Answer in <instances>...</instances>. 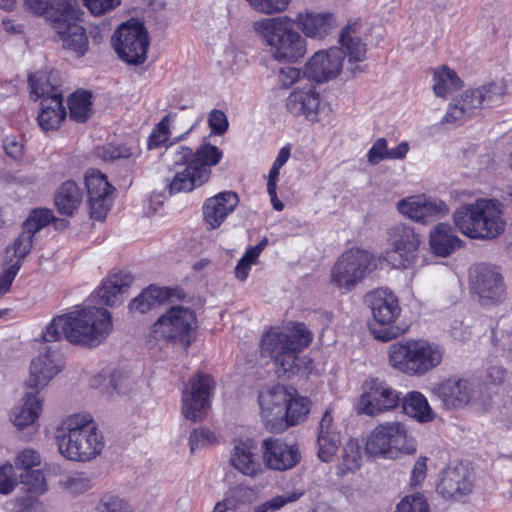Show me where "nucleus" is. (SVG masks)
<instances>
[{
	"instance_id": "nucleus-5",
	"label": "nucleus",
	"mask_w": 512,
	"mask_h": 512,
	"mask_svg": "<svg viewBox=\"0 0 512 512\" xmlns=\"http://www.w3.org/2000/svg\"><path fill=\"white\" fill-rule=\"evenodd\" d=\"M288 16L265 18L253 23V29L278 62L296 63L307 53V41Z\"/></svg>"
},
{
	"instance_id": "nucleus-26",
	"label": "nucleus",
	"mask_w": 512,
	"mask_h": 512,
	"mask_svg": "<svg viewBox=\"0 0 512 512\" xmlns=\"http://www.w3.org/2000/svg\"><path fill=\"white\" fill-rule=\"evenodd\" d=\"M239 203L238 195L233 191L220 192L208 198L203 205V217L210 229L221 226Z\"/></svg>"
},
{
	"instance_id": "nucleus-6",
	"label": "nucleus",
	"mask_w": 512,
	"mask_h": 512,
	"mask_svg": "<svg viewBox=\"0 0 512 512\" xmlns=\"http://www.w3.org/2000/svg\"><path fill=\"white\" fill-rule=\"evenodd\" d=\"M453 220L456 228L471 239L492 240L505 229L501 204L492 199L462 204L455 210Z\"/></svg>"
},
{
	"instance_id": "nucleus-13",
	"label": "nucleus",
	"mask_w": 512,
	"mask_h": 512,
	"mask_svg": "<svg viewBox=\"0 0 512 512\" xmlns=\"http://www.w3.org/2000/svg\"><path fill=\"white\" fill-rule=\"evenodd\" d=\"M399 402L398 391L385 381L372 378L363 384V393L359 397L357 412L374 417L396 409Z\"/></svg>"
},
{
	"instance_id": "nucleus-57",
	"label": "nucleus",
	"mask_w": 512,
	"mask_h": 512,
	"mask_svg": "<svg viewBox=\"0 0 512 512\" xmlns=\"http://www.w3.org/2000/svg\"><path fill=\"white\" fill-rule=\"evenodd\" d=\"M14 512H43V507L38 496L26 492L17 496L12 501Z\"/></svg>"
},
{
	"instance_id": "nucleus-21",
	"label": "nucleus",
	"mask_w": 512,
	"mask_h": 512,
	"mask_svg": "<svg viewBox=\"0 0 512 512\" xmlns=\"http://www.w3.org/2000/svg\"><path fill=\"white\" fill-rule=\"evenodd\" d=\"M85 184L88 192L90 215L102 221L105 219L112 204L113 186L107 181L104 174L91 170L85 175Z\"/></svg>"
},
{
	"instance_id": "nucleus-59",
	"label": "nucleus",
	"mask_w": 512,
	"mask_h": 512,
	"mask_svg": "<svg viewBox=\"0 0 512 512\" xmlns=\"http://www.w3.org/2000/svg\"><path fill=\"white\" fill-rule=\"evenodd\" d=\"M5 154L13 160L19 161L24 156L25 139L22 135H8L3 139Z\"/></svg>"
},
{
	"instance_id": "nucleus-19",
	"label": "nucleus",
	"mask_w": 512,
	"mask_h": 512,
	"mask_svg": "<svg viewBox=\"0 0 512 512\" xmlns=\"http://www.w3.org/2000/svg\"><path fill=\"white\" fill-rule=\"evenodd\" d=\"M434 394L446 409H461L478 397V388L471 380L450 377L434 388Z\"/></svg>"
},
{
	"instance_id": "nucleus-33",
	"label": "nucleus",
	"mask_w": 512,
	"mask_h": 512,
	"mask_svg": "<svg viewBox=\"0 0 512 512\" xmlns=\"http://www.w3.org/2000/svg\"><path fill=\"white\" fill-rule=\"evenodd\" d=\"M23 3L27 11L35 16L44 17L52 26L78 3V0H23Z\"/></svg>"
},
{
	"instance_id": "nucleus-1",
	"label": "nucleus",
	"mask_w": 512,
	"mask_h": 512,
	"mask_svg": "<svg viewBox=\"0 0 512 512\" xmlns=\"http://www.w3.org/2000/svg\"><path fill=\"white\" fill-rule=\"evenodd\" d=\"M112 330L110 313L103 308H76L54 317L42 332L43 342H56L63 336L72 345L97 347Z\"/></svg>"
},
{
	"instance_id": "nucleus-48",
	"label": "nucleus",
	"mask_w": 512,
	"mask_h": 512,
	"mask_svg": "<svg viewBox=\"0 0 512 512\" xmlns=\"http://www.w3.org/2000/svg\"><path fill=\"white\" fill-rule=\"evenodd\" d=\"M19 483L23 485L25 492L41 496L48 490L45 474L41 470H31L20 475Z\"/></svg>"
},
{
	"instance_id": "nucleus-22",
	"label": "nucleus",
	"mask_w": 512,
	"mask_h": 512,
	"mask_svg": "<svg viewBox=\"0 0 512 512\" xmlns=\"http://www.w3.org/2000/svg\"><path fill=\"white\" fill-rule=\"evenodd\" d=\"M472 290L483 305L495 304L501 301L505 294L502 275L495 267L479 265L475 268Z\"/></svg>"
},
{
	"instance_id": "nucleus-14",
	"label": "nucleus",
	"mask_w": 512,
	"mask_h": 512,
	"mask_svg": "<svg viewBox=\"0 0 512 512\" xmlns=\"http://www.w3.org/2000/svg\"><path fill=\"white\" fill-rule=\"evenodd\" d=\"M420 243V235L412 227L402 223L394 225L389 230L387 261L394 268L411 267L416 262Z\"/></svg>"
},
{
	"instance_id": "nucleus-20",
	"label": "nucleus",
	"mask_w": 512,
	"mask_h": 512,
	"mask_svg": "<svg viewBox=\"0 0 512 512\" xmlns=\"http://www.w3.org/2000/svg\"><path fill=\"white\" fill-rule=\"evenodd\" d=\"M63 368L59 352L50 346H44L31 361L27 386L36 390L43 389Z\"/></svg>"
},
{
	"instance_id": "nucleus-50",
	"label": "nucleus",
	"mask_w": 512,
	"mask_h": 512,
	"mask_svg": "<svg viewBox=\"0 0 512 512\" xmlns=\"http://www.w3.org/2000/svg\"><path fill=\"white\" fill-rule=\"evenodd\" d=\"M481 92V98H483V108L498 105L505 93L506 85L503 82H492L488 85H484L476 88Z\"/></svg>"
},
{
	"instance_id": "nucleus-28",
	"label": "nucleus",
	"mask_w": 512,
	"mask_h": 512,
	"mask_svg": "<svg viewBox=\"0 0 512 512\" xmlns=\"http://www.w3.org/2000/svg\"><path fill=\"white\" fill-rule=\"evenodd\" d=\"M294 22L306 37L314 39H323L337 25L333 14L313 11L299 12Z\"/></svg>"
},
{
	"instance_id": "nucleus-62",
	"label": "nucleus",
	"mask_w": 512,
	"mask_h": 512,
	"mask_svg": "<svg viewBox=\"0 0 512 512\" xmlns=\"http://www.w3.org/2000/svg\"><path fill=\"white\" fill-rule=\"evenodd\" d=\"M18 481L14 478V466L10 462H5L0 465V493L7 495L10 494L16 486Z\"/></svg>"
},
{
	"instance_id": "nucleus-36",
	"label": "nucleus",
	"mask_w": 512,
	"mask_h": 512,
	"mask_svg": "<svg viewBox=\"0 0 512 512\" xmlns=\"http://www.w3.org/2000/svg\"><path fill=\"white\" fill-rule=\"evenodd\" d=\"M66 117L63 99L41 100V108L37 117L43 131L57 130Z\"/></svg>"
},
{
	"instance_id": "nucleus-8",
	"label": "nucleus",
	"mask_w": 512,
	"mask_h": 512,
	"mask_svg": "<svg viewBox=\"0 0 512 512\" xmlns=\"http://www.w3.org/2000/svg\"><path fill=\"white\" fill-rule=\"evenodd\" d=\"M365 449L371 456L393 459L400 454H413L416 451V444L403 423L391 421L377 425L370 432Z\"/></svg>"
},
{
	"instance_id": "nucleus-56",
	"label": "nucleus",
	"mask_w": 512,
	"mask_h": 512,
	"mask_svg": "<svg viewBox=\"0 0 512 512\" xmlns=\"http://www.w3.org/2000/svg\"><path fill=\"white\" fill-rule=\"evenodd\" d=\"M278 81L281 87L290 88L295 84L296 86L304 84L306 81H310V79L305 74L302 76L299 68L286 66L279 69Z\"/></svg>"
},
{
	"instance_id": "nucleus-40",
	"label": "nucleus",
	"mask_w": 512,
	"mask_h": 512,
	"mask_svg": "<svg viewBox=\"0 0 512 512\" xmlns=\"http://www.w3.org/2000/svg\"><path fill=\"white\" fill-rule=\"evenodd\" d=\"M310 411V400L300 396L292 389L290 399L287 401L283 418L286 422V429L289 426L297 425L304 421Z\"/></svg>"
},
{
	"instance_id": "nucleus-61",
	"label": "nucleus",
	"mask_w": 512,
	"mask_h": 512,
	"mask_svg": "<svg viewBox=\"0 0 512 512\" xmlns=\"http://www.w3.org/2000/svg\"><path fill=\"white\" fill-rule=\"evenodd\" d=\"M215 442L216 436L206 428L194 429L189 436V445L192 453L207 444H214Z\"/></svg>"
},
{
	"instance_id": "nucleus-7",
	"label": "nucleus",
	"mask_w": 512,
	"mask_h": 512,
	"mask_svg": "<svg viewBox=\"0 0 512 512\" xmlns=\"http://www.w3.org/2000/svg\"><path fill=\"white\" fill-rule=\"evenodd\" d=\"M443 350L427 340L408 339L392 343L388 348L389 365L409 376H423L440 365Z\"/></svg>"
},
{
	"instance_id": "nucleus-37",
	"label": "nucleus",
	"mask_w": 512,
	"mask_h": 512,
	"mask_svg": "<svg viewBox=\"0 0 512 512\" xmlns=\"http://www.w3.org/2000/svg\"><path fill=\"white\" fill-rule=\"evenodd\" d=\"M82 191L74 181L64 182L55 195V205L60 214L71 216L82 202Z\"/></svg>"
},
{
	"instance_id": "nucleus-23",
	"label": "nucleus",
	"mask_w": 512,
	"mask_h": 512,
	"mask_svg": "<svg viewBox=\"0 0 512 512\" xmlns=\"http://www.w3.org/2000/svg\"><path fill=\"white\" fill-rule=\"evenodd\" d=\"M261 448L264 464L271 470L287 471L295 467L300 461L301 456L298 448L281 439H264Z\"/></svg>"
},
{
	"instance_id": "nucleus-12",
	"label": "nucleus",
	"mask_w": 512,
	"mask_h": 512,
	"mask_svg": "<svg viewBox=\"0 0 512 512\" xmlns=\"http://www.w3.org/2000/svg\"><path fill=\"white\" fill-rule=\"evenodd\" d=\"M149 45L150 40L144 24L135 19L121 24L113 35V47L117 55L130 65L145 62Z\"/></svg>"
},
{
	"instance_id": "nucleus-27",
	"label": "nucleus",
	"mask_w": 512,
	"mask_h": 512,
	"mask_svg": "<svg viewBox=\"0 0 512 512\" xmlns=\"http://www.w3.org/2000/svg\"><path fill=\"white\" fill-rule=\"evenodd\" d=\"M481 97V92L476 90V88L465 90L459 96L452 99L443 122L455 124L476 115L483 109V98Z\"/></svg>"
},
{
	"instance_id": "nucleus-51",
	"label": "nucleus",
	"mask_w": 512,
	"mask_h": 512,
	"mask_svg": "<svg viewBox=\"0 0 512 512\" xmlns=\"http://www.w3.org/2000/svg\"><path fill=\"white\" fill-rule=\"evenodd\" d=\"M395 512H430L429 504L421 493L403 497L396 505Z\"/></svg>"
},
{
	"instance_id": "nucleus-32",
	"label": "nucleus",
	"mask_w": 512,
	"mask_h": 512,
	"mask_svg": "<svg viewBox=\"0 0 512 512\" xmlns=\"http://www.w3.org/2000/svg\"><path fill=\"white\" fill-rule=\"evenodd\" d=\"M132 279L129 273L123 271L110 275L96 292L99 303L114 306L122 302V295L129 288Z\"/></svg>"
},
{
	"instance_id": "nucleus-44",
	"label": "nucleus",
	"mask_w": 512,
	"mask_h": 512,
	"mask_svg": "<svg viewBox=\"0 0 512 512\" xmlns=\"http://www.w3.org/2000/svg\"><path fill=\"white\" fill-rule=\"evenodd\" d=\"M461 80L457 74L447 66L434 72L433 91L436 96L445 98L452 91L460 88Z\"/></svg>"
},
{
	"instance_id": "nucleus-63",
	"label": "nucleus",
	"mask_w": 512,
	"mask_h": 512,
	"mask_svg": "<svg viewBox=\"0 0 512 512\" xmlns=\"http://www.w3.org/2000/svg\"><path fill=\"white\" fill-rule=\"evenodd\" d=\"M257 11L272 14L284 11L290 0H247Z\"/></svg>"
},
{
	"instance_id": "nucleus-35",
	"label": "nucleus",
	"mask_w": 512,
	"mask_h": 512,
	"mask_svg": "<svg viewBox=\"0 0 512 512\" xmlns=\"http://www.w3.org/2000/svg\"><path fill=\"white\" fill-rule=\"evenodd\" d=\"M43 399L37 393H26L23 403L12 413L13 424L18 429L34 425L42 412Z\"/></svg>"
},
{
	"instance_id": "nucleus-30",
	"label": "nucleus",
	"mask_w": 512,
	"mask_h": 512,
	"mask_svg": "<svg viewBox=\"0 0 512 512\" xmlns=\"http://www.w3.org/2000/svg\"><path fill=\"white\" fill-rule=\"evenodd\" d=\"M173 176L167 178V190L170 195L181 192H190L207 182V171L203 168L197 170L195 165H187L183 168L172 169Z\"/></svg>"
},
{
	"instance_id": "nucleus-52",
	"label": "nucleus",
	"mask_w": 512,
	"mask_h": 512,
	"mask_svg": "<svg viewBox=\"0 0 512 512\" xmlns=\"http://www.w3.org/2000/svg\"><path fill=\"white\" fill-rule=\"evenodd\" d=\"M224 498L232 510H237L254 500V491L249 487L239 485L230 489Z\"/></svg>"
},
{
	"instance_id": "nucleus-16",
	"label": "nucleus",
	"mask_w": 512,
	"mask_h": 512,
	"mask_svg": "<svg viewBox=\"0 0 512 512\" xmlns=\"http://www.w3.org/2000/svg\"><path fill=\"white\" fill-rule=\"evenodd\" d=\"M214 381L208 374L198 373L189 380L182 393V414L193 422L203 420L210 408Z\"/></svg>"
},
{
	"instance_id": "nucleus-54",
	"label": "nucleus",
	"mask_w": 512,
	"mask_h": 512,
	"mask_svg": "<svg viewBox=\"0 0 512 512\" xmlns=\"http://www.w3.org/2000/svg\"><path fill=\"white\" fill-rule=\"evenodd\" d=\"M41 455L33 448H25L17 452L12 465L14 469L31 471L33 467L40 465Z\"/></svg>"
},
{
	"instance_id": "nucleus-4",
	"label": "nucleus",
	"mask_w": 512,
	"mask_h": 512,
	"mask_svg": "<svg viewBox=\"0 0 512 512\" xmlns=\"http://www.w3.org/2000/svg\"><path fill=\"white\" fill-rule=\"evenodd\" d=\"M360 24L357 20L350 21L340 33V43L345 49L330 48L320 50L313 54L305 64L304 73L308 79L321 83L336 78L343 66L345 54L349 62L364 60L366 45L361 41L358 33Z\"/></svg>"
},
{
	"instance_id": "nucleus-42",
	"label": "nucleus",
	"mask_w": 512,
	"mask_h": 512,
	"mask_svg": "<svg viewBox=\"0 0 512 512\" xmlns=\"http://www.w3.org/2000/svg\"><path fill=\"white\" fill-rule=\"evenodd\" d=\"M223 157V152L210 143L200 145L196 151H193V162L197 170L203 168L207 171V181L211 176V167L217 165Z\"/></svg>"
},
{
	"instance_id": "nucleus-2",
	"label": "nucleus",
	"mask_w": 512,
	"mask_h": 512,
	"mask_svg": "<svg viewBox=\"0 0 512 512\" xmlns=\"http://www.w3.org/2000/svg\"><path fill=\"white\" fill-rule=\"evenodd\" d=\"M55 439L60 454L76 462L95 459L105 447V438L88 413H75L63 418L56 428Z\"/></svg>"
},
{
	"instance_id": "nucleus-58",
	"label": "nucleus",
	"mask_w": 512,
	"mask_h": 512,
	"mask_svg": "<svg viewBox=\"0 0 512 512\" xmlns=\"http://www.w3.org/2000/svg\"><path fill=\"white\" fill-rule=\"evenodd\" d=\"M97 155L104 161L127 159L132 156V151L125 145L106 144L97 149Z\"/></svg>"
},
{
	"instance_id": "nucleus-34",
	"label": "nucleus",
	"mask_w": 512,
	"mask_h": 512,
	"mask_svg": "<svg viewBox=\"0 0 512 512\" xmlns=\"http://www.w3.org/2000/svg\"><path fill=\"white\" fill-rule=\"evenodd\" d=\"M461 244L462 240L456 235L454 228L447 223L437 224L430 232L429 245L437 256L446 257Z\"/></svg>"
},
{
	"instance_id": "nucleus-3",
	"label": "nucleus",
	"mask_w": 512,
	"mask_h": 512,
	"mask_svg": "<svg viewBox=\"0 0 512 512\" xmlns=\"http://www.w3.org/2000/svg\"><path fill=\"white\" fill-rule=\"evenodd\" d=\"M311 341L312 333L303 323H289L267 331L261 339V351L274 360L279 375L289 378L305 363L299 355Z\"/></svg>"
},
{
	"instance_id": "nucleus-38",
	"label": "nucleus",
	"mask_w": 512,
	"mask_h": 512,
	"mask_svg": "<svg viewBox=\"0 0 512 512\" xmlns=\"http://www.w3.org/2000/svg\"><path fill=\"white\" fill-rule=\"evenodd\" d=\"M402 407L406 415L416 419L418 422H429L434 417L426 397L418 391L407 393L403 399Z\"/></svg>"
},
{
	"instance_id": "nucleus-60",
	"label": "nucleus",
	"mask_w": 512,
	"mask_h": 512,
	"mask_svg": "<svg viewBox=\"0 0 512 512\" xmlns=\"http://www.w3.org/2000/svg\"><path fill=\"white\" fill-rule=\"evenodd\" d=\"M60 484L65 490L75 494L83 493L91 487L89 478L83 473L68 475L60 481Z\"/></svg>"
},
{
	"instance_id": "nucleus-43",
	"label": "nucleus",
	"mask_w": 512,
	"mask_h": 512,
	"mask_svg": "<svg viewBox=\"0 0 512 512\" xmlns=\"http://www.w3.org/2000/svg\"><path fill=\"white\" fill-rule=\"evenodd\" d=\"M91 93L87 91H76L68 98L70 118L76 122L83 123L91 115Z\"/></svg>"
},
{
	"instance_id": "nucleus-46",
	"label": "nucleus",
	"mask_w": 512,
	"mask_h": 512,
	"mask_svg": "<svg viewBox=\"0 0 512 512\" xmlns=\"http://www.w3.org/2000/svg\"><path fill=\"white\" fill-rule=\"evenodd\" d=\"M184 138V135L176 137L174 141L166 147L165 157L168 161L171 162L172 169L183 168L187 165H190L193 162V150L184 145L175 146L174 144L181 141Z\"/></svg>"
},
{
	"instance_id": "nucleus-17",
	"label": "nucleus",
	"mask_w": 512,
	"mask_h": 512,
	"mask_svg": "<svg viewBox=\"0 0 512 512\" xmlns=\"http://www.w3.org/2000/svg\"><path fill=\"white\" fill-rule=\"evenodd\" d=\"M84 15L85 12L78 2L51 26L63 46L74 51L80 57L86 54L89 46L86 30L80 24Z\"/></svg>"
},
{
	"instance_id": "nucleus-18",
	"label": "nucleus",
	"mask_w": 512,
	"mask_h": 512,
	"mask_svg": "<svg viewBox=\"0 0 512 512\" xmlns=\"http://www.w3.org/2000/svg\"><path fill=\"white\" fill-rule=\"evenodd\" d=\"M286 108L296 117H304L311 123L320 121L325 104L320 98L316 85L312 81L296 86L286 98Z\"/></svg>"
},
{
	"instance_id": "nucleus-10",
	"label": "nucleus",
	"mask_w": 512,
	"mask_h": 512,
	"mask_svg": "<svg viewBox=\"0 0 512 512\" xmlns=\"http://www.w3.org/2000/svg\"><path fill=\"white\" fill-rule=\"evenodd\" d=\"M376 267L368 251L352 248L343 252L330 271V282L343 293L350 292Z\"/></svg>"
},
{
	"instance_id": "nucleus-25",
	"label": "nucleus",
	"mask_w": 512,
	"mask_h": 512,
	"mask_svg": "<svg viewBox=\"0 0 512 512\" xmlns=\"http://www.w3.org/2000/svg\"><path fill=\"white\" fill-rule=\"evenodd\" d=\"M229 463L239 473L251 478L261 475L264 471L257 445L251 439L233 442Z\"/></svg>"
},
{
	"instance_id": "nucleus-47",
	"label": "nucleus",
	"mask_w": 512,
	"mask_h": 512,
	"mask_svg": "<svg viewBox=\"0 0 512 512\" xmlns=\"http://www.w3.org/2000/svg\"><path fill=\"white\" fill-rule=\"evenodd\" d=\"M448 213L449 208L444 201L424 196L418 222L427 224L435 219L443 218Z\"/></svg>"
},
{
	"instance_id": "nucleus-45",
	"label": "nucleus",
	"mask_w": 512,
	"mask_h": 512,
	"mask_svg": "<svg viewBox=\"0 0 512 512\" xmlns=\"http://www.w3.org/2000/svg\"><path fill=\"white\" fill-rule=\"evenodd\" d=\"M33 246V241L29 236L19 235L14 241L5 249V260L8 266H17L18 270L21 267L22 261L30 253Z\"/></svg>"
},
{
	"instance_id": "nucleus-49",
	"label": "nucleus",
	"mask_w": 512,
	"mask_h": 512,
	"mask_svg": "<svg viewBox=\"0 0 512 512\" xmlns=\"http://www.w3.org/2000/svg\"><path fill=\"white\" fill-rule=\"evenodd\" d=\"M95 509L96 512H135L129 501L113 493L104 494Z\"/></svg>"
},
{
	"instance_id": "nucleus-29",
	"label": "nucleus",
	"mask_w": 512,
	"mask_h": 512,
	"mask_svg": "<svg viewBox=\"0 0 512 512\" xmlns=\"http://www.w3.org/2000/svg\"><path fill=\"white\" fill-rule=\"evenodd\" d=\"M341 443L339 432L333 423L331 410L327 409L318 425V457L323 462H330Z\"/></svg>"
},
{
	"instance_id": "nucleus-55",
	"label": "nucleus",
	"mask_w": 512,
	"mask_h": 512,
	"mask_svg": "<svg viewBox=\"0 0 512 512\" xmlns=\"http://www.w3.org/2000/svg\"><path fill=\"white\" fill-rule=\"evenodd\" d=\"M422 201H424V195L409 196L397 203V209L403 216L418 222Z\"/></svg>"
},
{
	"instance_id": "nucleus-64",
	"label": "nucleus",
	"mask_w": 512,
	"mask_h": 512,
	"mask_svg": "<svg viewBox=\"0 0 512 512\" xmlns=\"http://www.w3.org/2000/svg\"><path fill=\"white\" fill-rule=\"evenodd\" d=\"M301 494L291 493L287 495H277L270 500L266 501L262 505L256 507L255 512H273L285 504L296 501Z\"/></svg>"
},
{
	"instance_id": "nucleus-15",
	"label": "nucleus",
	"mask_w": 512,
	"mask_h": 512,
	"mask_svg": "<svg viewBox=\"0 0 512 512\" xmlns=\"http://www.w3.org/2000/svg\"><path fill=\"white\" fill-rule=\"evenodd\" d=\"M291 387L282 384L263 386L258 393L260 415L265 426L273 432L286 430V422L283 418L287 401L292 394Z\"/></svg>"
},
{
	"instance_id": "nucleus-24",
	"label": "nucleus",
	"mask_w": 512,
	"mask_h": 512,
	"mask_svg": "<svg viewBox=\"0 0 512 512\" xmlns=\"http://www.w3.org/2000/svg\"><path fill=\"white\" fill-rule=\"evenodd\" d=\"M472 490V473L463 463L448 466L441 473L437 492L446 499H459Z\"/></svg>"
},
{
	"instance_id": "nucleus-39",
	"label": "nucleus",
	"mask_w": 512,
	"mask_h": 512,
	"mask_svg": "<svg viewBox=\"0 0 512 512\" xmlns=\"http://www.w3.org/2000/svg\"><path fill=\"white\" fill-rule=\"evenodd\" d=\"M362 454L357 440L350 439L345 443L339 463L336 466V474L345 476L348 473H355L361 467Z\"/></svg>"
},
{
	"instance_id": "nucleus-53",
	"label": "nucleus",
	"mask_w": 512,
	"mask_h": 512,
	"mask_svg": "<svg viewBox=\"0 0 512 512\" xmlns=\"http://www.w3.org/2000/svg\"><path fill=\"white\" fill-rule=\"evenodd\" d=\"M171 122V115L168 114L162 118V120L156 124L151 134L148 137V148L156 149L164 146L169 139V125Z\"/></svg>"
},
{
	"instance_id": "nucleus-11",
	"label": "nucleus",
	"mask_w": 512,
	"mask_h": 512,
	"mask_svg": "<svg viewBox=\"0 0 512 512\" xmlns=\"http://www.w3.org/2000/svg\"><path fill=\"white\" fill-rule=\"evenodd\" d=\"M365 304L370 308L374 320L383 328L373 329L376 339L383 342L391 341L403 333L399 327L392 326L401 315V307L396 295L388 289H376L364 297Z\"/></svg>"
},
{
	"instance_id": "nucleus-31",
	"label": "nucleus",
	"mask_w": 512,
	"mask_h": 512,
	"mask_svg": "<svg viewBox=\"0 0 512 512\" xmlns=\"http://www.w3.org/2000/svg\"><path fill=\"white\" fill-rule=\"evenodd\" d=\"M31 95L36 99H63L61 79L55 70H41L29 76Z\"/></svg>"
},
{
	"instance_id": "nucleus-41",
	"label": "nucleus",
	"mask_w": 512,
	"mask_h": 512,
	"mask_svg": "<svg viewBox=\"0 0 512 512\" xmlns=\"http://www.w3.org/2000/svg\"><path fill=\"white\" fill-rule=\"evenodd\" d=\"M169 297V291L166 288L150 287L144 290L138 297L134 298L129 308L131 311L146 313L154 308L158 303Z\"/></svg>"
},
{
	"instance_id": "nucleus-9",
	"label": "nucleus",
	"mask_w": 512,
	"mask_h": 512,
	"mask_svg": "<svg viewBox=\"0 0 512 512\" xmlns=\"http://www.w3.org/2000/svg\"><path fill=\"white\" fill-rule=\"evenodd\" d=\"M197 317L189 307L175 305L163 313L152 325L155 339L179 344L188 348L195 340Z\"/></svg>"
}]
</instances>
